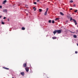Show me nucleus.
<instances>
[{"label": "nucleus", "mask_w": 78, "mask_h": 78, "mask_svg": "<svg viewBox=\"0 0 78 78\" xmlns=\"http://www.w3.org/2000/svg\"><path fill=\"white\" fill-rule=\"evenodd\" d=\"M73 20V21L74 22H75V25H77V23H76V20L74 19H73L72 17H71L70 18V21H71V20Z\"/></svg>", "instance_id": "nucleus-1"}, {"label": "nucleus", "mask_w": 78, "mask_h": 78, "mask_svg": "<svg viewBox=\"0 0 78 78\" xmlns=\"http://www.w3.org/2000/svg\"><path fill=\"white\" fill-rule=\"evenodd\" d=\"M57 30V33L58 34H60L61 33V30Z\"/></svg>", "instance_id": "nucleus-2"}, {"label": "nucleus", "mask_w": 78, "mask_h": 78, "mask_svg": "<svg viewBox=\"0 0 78 78\" xmlns=\"http://www.w3.org/2000/svg\"><path fill=\"white\" fill-rule=\"evenodd\" d=\"M25 69L26 70V71L27 72H29V67H26L25 68Z\"/></svg>", "instance_id": "nucleus-3"}, {"label": "nucleus", "mask_w": 78, "mask_h": 78, "mask_svg": "<svg viewBox=\"0 0 78 78\" xmlns=\"http://www.w3.org/2000/svg\"><path fill=\"white\" fill-rule=\"evenodd\" d=\"M23 67H27V64L24 63L23 64Z\"/></svg>", "instance_id": "nucleus-4"}, {"label": "nucleus", "mask_w": 78, "mask_h": 78, "mask_svg": "<svg viewBox=\"0 0 78 78\" xmlns=\"http://www.w3.org/2000/svg\"><path fill=\"white\" fill-rule=\"evenodd\" d=\"M71 17V16L70 15L68 14L67 15V17L68 18V19H70V18Z\"/></svg>", "instance_id": "nucleus-5"}, {"label": "nucleus", "mask_w": 78, "mask_h": 78, "mask_svg": "<svg viewBox=\"0 0 78 78\" xmlns=\"http://www.w3.org/2000/svg\"><path fill=\"white\" fill-rule=\"evenodd\" d=\"M57 30H55V31L53 32V33H54V35L55 34H56V33H57Z\"/></svg>", "instance_id": "nucleus-6"}, {"label": "nucleus", "mask_w": 78, "mask_h": 78, "mask_svg": "<svg viewBox=\"0 0 78 78\" xmlns=\"http://www.w3.org/2000/svg\"><path fill=\"white\" fill-rule=\"evenodd\" d=\"M20 74L21 75H22L23 76H24V72H21L20 73Z\"/></svg>", "instance_id": "nucleus-7"}, {"label": "nucleus", "mask_w": 78, "mask_h": 78, "mask_svg": "<svg viewBox=\"0 0 78 78\" xmlns=\"http://www.w3.org/2000/svg\"><path fill=\"white\" fill-rule=\"evenodd\" d=\"M3 69H6V70H9V68H7L3 67Z\"/></svg>", "instance_id": "nucleus-8"}, {"label": "nucleus", "mask_w": 78, "mask_h": 78, "mask_svg": "<svg viewBox=\"0 0 78 78\" xmlns=\"http://www.w3.org/2000/svg\"><path fill=\"white\" fill-rule=\"evenodd\" d=\"M21 30H25V28L24 27H22Z\"/></svg>", "instance_id": "nucleus-9"}, {"label": "nucleus", "mask_w": 78, "mask_h": 78, "mask_svg": "<svg viewBox=\"0 0 78 78\" xmlns=\"http://www.w3.org/2000/svg\"><path fill=\"white\" fill-rule=\"evenodd\" d=\"M60 14L62 16H64V13L62 12H60Z\"/></svg>", "instance_id": "nucleus-10"}, {"label": "nucleus", "mask_w": 78, "mask_h": 78, "mask_svg": "<svg viewBox=\"0 0 78 78\" xmlns=\"http://www.w3.org/2000/svg\"><path fill=\"white\" fill-rule=\"evenodd\" d=\"M52 38V39H56V37H53Z\"/></svg>", "instance_id": "nucleus-11"}, {"label": "nucleus", "mask_w": 78, "mask_h": 78, "mask_svg": "<svg viewBox=\"0 0 78 78\" xmlns=\"http://www.w3.org/2000/svg\"><path fill=\"white\" fill-rule=\"evenodd\" d=\"M73 37L74 38H76V37H77V36L75 35H73Z\"/></svg>", "instance_id": "nucleus-12"}, {"label": "nucleus", "mask_w": 78, "mask_h": 78, "mask_svg": "<svg viewBox=\"0 0 78 78\" xmlns=\"http://www.w3.org/2000/svg\"><path fill=\"white\" fill-rule=\"evenodd\" d=\"M7 2V1H6V0H4L3 2V3H6V2Z\"/></svg>", "instance_id": "nucleus-13"}, {"label": "nucleus", "mask_w": 78, "mask_h": 78, "mask_svg": "<svg viewBox=\"0 0 78 78\" xmlns=\"http://www.w3.org/2000/svg\"><path fill=\"white\" fill-rule=\"evenodd\" d=\"M3 11H4V12H7V10L6 9L4 10Z\"/></svg>", "instance_id": "nucleus-14"}, {"label": "nucleus", "mask_w": 78, "mask_h": 78, "mask_svg": "<svg viewBox=\"0 0 78 78\" xmlns=\"http://www.w3.org/2000/svg\"><path fill=\"white\" fill-rule=\"evenodd\" d=\"M47 12H46L44 13V15L46 16L47 15Z\"/></svg>", "instance_id": "nucleus-15"}, {"label": "nucleus", "mask_w": 78, "mask_h": 78, "mask_svg": "<svg viewBox=\"0 0 78 78\" xmlns=\"http://www.w3.org/2000/svg\"><path fill=\"white\" fill-rule=\"evenodd\" d=\"M70 2L71 3H73V1H72V0H71L70 1Z\"/></svg>", "instance_id": "nucleus-16"}, {"label": "nucleus", "mask_w": 78, "mask_h": 78, "mask_svg": "<svg viewBox=\"0 0 78 78\" xmlns=\"http://www.w3.org/2000/svg\"><path fill=\"white\" fill-rule=\"evenodd\" d=\"M39 12H41V11H42V9H39Z\"/></svg>", "instance_id": "nucleus-17"}, {"label": "nucleus", "mask_w": 78, "mask_h": 78, "mask_svg": "<svg viewBox=\"0 0 78 78\" xmlns=\"http://www.w3.org/2000/svg\"><path fill=\"white\" fill-rule=\"evenodd\" d=\"M78 11V10H75L74 11V12H77Z\"/></svg>", "instance_id": "nucleus-18"}, {"label": "nucleus", "mask_w": 78, "mask_h": 78, "mask_svg": "<svg viewBox=\"0 0 78 78\" xmlns=\"http://www.w3.org/2000/svg\"><path fill=\"white\" fill-rule=\"evenodd\" d=\"M48 22L49 23H51V20H49L48 21Z\"/></svg>", "instance_id": "nucleus-19"}, {"label": "nucleus", "mask_w": 78, "mask_h": 78, "mask_svg": "<svg viewBox=\"0 0 78 78\" xmlns=\"http://www.w3.org/2000/svg\"><path fill=\"white\" fill-rule=\"evenodd\" d=\"M2 25H4L5 24V23L3 22H2Z\"/></svg>", "instance_id": "nucleus-20"}, {"label": "nucleus", "mask_w": 78, "mask_h": 78, "mask_svg": "<svg viewBox=\"0 0 78 78\" xmlns=\"http://www.w3.org/2000/svg\"><path fill=\"white\" fill-rule=\"evenodd\" d=\"M52 23H55V21L53 20L52 21Z\"/></svg>", "instance_id": "nucleus-21"}, {"label": "nucleus", "mask_w": 78, "mask_h": 78, "mask_svg": "<svg viewBox=\"0 0 78 78\" xmlns=\"http://www.w3.org/2000/svg\"><path fill=\"white\" fill-rule=\"evenodd\" d=\"M33 9H34V11H36V8L35 7H33Z\"/></svg>", "instance_id": "nucleus-22"}, {"label": "nucleus", "mask_w": 78, "mask_h": 78, "mask_svg": "<svg viewBox=\"0 0 78 78\" xmlns=\"http://www.w3.org/2000/svg\"><path fill=\"white\" fill-rule=\"evenodd\" d=\"M48 8H47L46 9V12H47V11H48Z\"/></svg>", "instance_id": "nucleus-23"}, {"label": "nucleus", "mask_w": 78, "mask_h": 78, "mask_svg": "<svg viewBox=\"0 0 78 78\" xmlns=\"http://www.w3.org/2000/svg\"><path fill=\"white\" fill-rule=\"evenodd\" d=\"M34 5H36V4H37V3H36V2H34Z\"/></svg>", "instance_id": "nucleus-24"}, {"label": "nucleus", "mask_w": 78, "mask_h": 78, "mask_svg": "<svg viewBox=\"0 0 78 78\" xmlns=\"http://www.w3.org/2000/svg\"><path fill=\"white\" fill-rule=\"evenodd\" d=\"M75 53H76V54H77V53H78V52L77 51H75Z\"/></svg>", "instance_id": "nucleus-25"}, {"label": "nucleus", "mask_w": 78, "mask_h": 78, "mask_svg": "<svg viewBox=\"0 0 78 78\" xmlns=\"http://www.w3.org/2000/svg\"><path fill=\"white\" fill-rule=\"evenodd\" d=\"M73 6H74V7H75V6H76V5H75V4H74L73 5Z\"/></svg>", "instance_id": "nucleus-26"}, {"label": "nucleus", "mask_w": 78, "mask_h": 78, "mask_svg": "<svg viewBox=\"0 0 78 78\" xmlns=\"http://www.w3.org/2000/svg\"><path fill=\"white\" fill-rule=\"evenodd\" d=\"M2 8V5H0V8Z\"/></svg>", "instance_id": "nucleus-27"}, {"label": "nucleus", "mask_w": 78, "mask_h": 78, "mask_svg": "<svg viewBox=\"0 0 78 78\" xmlns=\"http://www.w3.org/2000/svg\"><path fill=\"white\" fill-rule=\"evenodd\" d=\"M55 20H59V18H57L55 19Z\"/></svg>", "instance_id": "nucleus-28"}, {"label": "nucleus", "mask_w": 78, "mask_h": 78, "mask_svg": "<svg viewBox=\"0 0 78 78\" xmlns=\"http://www.w3.org/2000/svg\"><path fill=\"white\" fill-rule=\"evenodd\" d=\"M3 19H6V17H4L3 18Z\"/></svg>", "instance_id": "nucleus-29"}, {"label": "nucleus", "mask_w": 78, "mask_h": 78, "mask_svg": "<svg viewBox=\"0 0 78 78\" xmlns=\"http://www.w3.org/2000/svg\"><path fill=\"white\" fill-rule=\"evenodd\" d=\"M37 2H39V0H37Z\"/></svg>", "instance_id": "nucleus-30"}, {"label": "nucleus", "mask_w": 78, "mask_h": 78, "mask_svg": "<svg viewBox=\"0 0 78 78\" xmlns=\"http://www.w3.org/2000/svg\"><path fill=\"white\" fill-rule=\"evenodd\" d=\"M7 20H8V21H9V19H8Z\"/></svg>", "instance_id": "nucleus-31"}, {"label": "nucleus", "mask_w": 78, "mask_h": 78, "mask_svg": "<svg viewBox=\"0 0 78 78\" xmlns=\"http://www.w3.org/2000/svg\"><path fill=\"white\" fill-rule=\"evenodd\" d=\"M73 9L72 8L70 9V10H72Z\"/></svg>", "instance_id": "nucleus-32"}, {"label": "nucleus", "mask_w": 78, "mask_h": 78, "mask_svg": "<svg viewBox=\"0 0 78 78\" xmlns=\"http://www.w3.org/2000/svg\"><path fill=\"white\" fill-rule=\"evenodd\" d=\"M2 17V16H0V19Z\"/></svg>", "instance_id": "nucleus-33"}, {"label": "nucleus", "mask_w": 78, "mask_h": 78, "mask_svg": "<svg viewBox=\"0 0 78 78\" xmlns=\"http://www.w3.org/2000/svg\"><path fill=\"white\" fill-rule=\"evenodd\" d=\"M66 22H68V20H66Z\"/></svg>", "instance_id": "nucleus-34"}, {"label": "nucleus", "mask_w": 78, "mask_h": 78, "mask_svg": "<svg viewBox=\"0 0 78 78\" xmlns=\"http://www.w3.org/2000/svg\"><path fill=\"white\" fill-rule=\"evenodd\" d=\"M71 33H73V32H71Z\"/></svg>", "instance_id": "nucleus-35"}, {"label": "nucleus", "mask_w": 78, "mask_h": 78, "mask_svg": "<svg viewBox=\"0 0 78 78\" xmlns=\"http://www.w3.org/2000/svg\"><path fill=\"white\" fill-rule=\"evenodd\" d=\"M75 32H73V33H74Z\"/></svg>", "instance_id": "nucleus-36"}, {"label": "nucleus", "mask_w": 78, "mask_h": 78, "mask_svg": "<svg viewBox=\"0 0 78 78\" xmlns=\"http://www.w3.org/2000/svg\"><path fill=\"white\" fill-rule=\"evenodd\" d=\"M26 6H27V5H26Z\"/></svg>", "instance_id": "nucleus-37"}, {"label": "nucleus", "mask_w": 78, "mask_h": 78, "mask_svg": "<svg viewBox=\"0 0 78 78\" xmlns=\"http://www.w3.org/2000/svg\"><path fill=\"white\" fill-rule=\"evenodd\" d=\"M27 8H28V7H27Z\"/></svg>", "instance_id": "nucleus-38"}, {"label": "nucleus", "mask_w": 78, "mask_h": 78, "mask_svg": "<svg viewBox=\"0 0 78 78\" xmlns=\"http://www.w3.org/2000/svg\"><path fill=\"white\" fill-rule=\"evenodd\" d=\"M27 15H28V14H27Z\"/></svg>", "instance_id": "nucleus-39"}]
</instances>
